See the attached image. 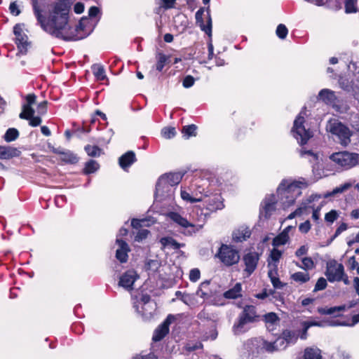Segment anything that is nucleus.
Wrapping results in <instances>:
<instances>
[{
  "label": "nucleus",
  "instance_id": "nucleus-41",
  "mask_svg": "<svg viewBox=\"0 0 359 359\" xmlns=\"http://www.w3.org/2000/svg\"><path fill=\"white\" fill-rule=\"evenodd\" d=\"M99 168V164L94 160H90L86 163L84 172L86 174L93 173Z\"/></svg>",
  "mask_w": 359,
  "mask_h": 359
},
{
  "label": "nucleus",
  "instance_id": "nucleus-58",
  "mask_svg": "<svg viewBox=\"0 0 359 359\" xmlns=\"http://www.w3.org/2000/svg\"><path fill=\"white\" fill-rule=\"evenodd\" d=\"M309 252V247L308 245H302L299 247L295 252V256L299 259H301L302 257H306L305 255H307Z\"/></svg>",
  "mask_w": 359,
  "mask_h": 359
},
{
  "label": "nucleus",
  "instance_id": "nucleus-47",
  "mask_svg": "<svg viewBox=\"0 0 359 359\" xmlns=\"http://www.w3.org/2000/svg\"><path fill=\"white\" fill-rule=\"evenodd\" d=\"M161 135L165 139H171L176 135V130L174 127H165L161 130Z\"/></svg>",
  "mask_w": 359,
  "mask_h": 359
},
{
  "label": "nucleus",
  "instance_id": "nucleus-29",
  "mask_svg": "<svg viewBox=\"0 0 359 359\" xmlns=\"http://www.w3.org/2000/svg\"><path fill=\"white\" fill-rule=\"evenodd\" d=\"M318 97L327 104H334L337 100L334 92L329 89L321 90L318 93Z\"/></svg>",
  "mask_w": 359,
  "mask_h": 359
},
{
  "label": "nucleus",
  "instance_id": "nucleus-23",
  "mask_svg": "<svg viewBox=\"0 0 359 359\" xmlns=\"http://www.w3.org/2000/svg\"><path fill=\"white\" fill-rule=\"evenodd\" d=\"M266 329L269 332H273L279 326L280 318L276 313L270 312L263 316Z\"/></svg>",
  "mask_w": 359,
  "mask_h": 359
},
{
  "label": "nucleus",
  "instance_id": "nucleus-51",
  "mask_svg": "<svg viewBox=\"0 0 359 359\" xmlns=\"http://www.w3.org/2000/svg\"><path fill=\"white\" fill-rule=\"evenodd\" d=\"M62 160L67 162L74 163L77 162L76 156L72 152L67 151L62 153Z\"/></svg>",
  "mask_w": 359,
  "mask_h": 359
},
{
  "label": "nucleus",
  "instance_id": "nucleus-16",
  "mask_svg": "<svg viewBox=\"0 0 359 359\" xmlns=\"http://www.w3.org/2000/svg\"><path fill=\"white\" fill-rule=\"evenodd\" d=\"M279 203L278 199L274 194L267 195L261 204L259 212L260 217L265 219L269 218L273 212L276 210V204Z\"/></svg>",
  "mask_w": 359,
  "mask_h": 359
},
{
  "label": "nucleus",
  "instance_id": "nucleus-31",
  "mask_svg": "<svg viewBox=\"0 0 359 359\" xmlns=\"http://www.w3.org/2000/svg\"><path fill=\"white\" fill-rule=\"evenodd\" d=\"M268 276L275 289H282L285 286L278 278V269H270L268 271Z\"/></svg>",
  "mask_w": 359,
  "mask_h": 359
},
{
  "label": "nucleus",
  "instance_id": "nucleus-14",
  "mask_svg": "<svg viewBox=\"0 0 359 359\" xmlns=\"http://www.w3.org/2000/svg\"><path fill=\"white\" fill-rule=\"evenodd\" d=\"M325 276L330 282L340 281L344 276V268L342 264L334 259L327 263Z\"/></svg>",
  "mask_w": 359,
  "mask_h": 359
},
{
  "label": "nucleus",
  "instance_id": "nucleus-37",
  "mask_svg": "<svg viewBox=\"0 0 359 359\" xmlns=\"http://www.w3.org/2000/svg\"><path fill=\"white\" fill-rule=\"evenodd\" d=\"M283 337L286 341L287 344L295 343L298 339V334L295 332L285 330L283 332Z\"/></svg>",
  "mask_w": 359,
  "mask_h": 359
},
{
  "label": "nucleus",
  "instance_id": "nucleus-32",
  "mask_svg": "<svg viewBox=\"0 0 359 359\" xmlns=\"http://www.w3.org/2000/svg\"><path fill=\"white\" fill-rule=\"evenodd\" d=\"M242 287L241 283H236L232 288L226 291L223 296L226 299H236L241 296Z\"/></svg>",
  "mask_w": 359,
  "mask_h": 359
},
{
  "label": "nucleus",
  "instance_id": "nucleus-60",
  "mask_svg": "<svg viewBox=\"0 0 359 359\" xmlns=\"http://www.w3.org/2000/svg\"><path fill=\"white\" fill-rule=\"evenodd\" d=\"M10 13L14 15L18 16L20 14L21 11L16 1L11 2L9 6Z\"/></svg>",
  "mask_w": 359,
  "mask_h": 359
},
{
  "label": "nucleus",
  "instance_id": "nucleus-34",
  "mask_svg": "<svg viewBox=\"0 0 359 359\" xmlns=\"http://www.w3.org/2000/svg\"><path fill=\"white\" fill-rule=\"evenodd\" d=\"M290 278L293 281L300 284L307 283L310 280V276L306 271L295 272L291 275Z\"/></svg>",
  "mask_w": 359,
  "mask_h": 359
},
{
  "label": "nucleus",
  "instance_id": "nucleus-4",
  "mask_svg": "<svg viewBox=\"0 0 359 359\" xmlns=\"http://www.w3.org/2000/svg\"><path fill=\"white\" fill-rule=\"evenodd\" d=\"M307 187V183L292 179L283 180L277 188V196L283 209L292 206L296 199L302 194L303 188Z\"/></svg>",
  "mask_w": 359,
  "mask_h": 359
},
{
  "label": "nucleus",
  "instance_id": "nucleus-13",
  "mask_svg": "<svg viewBox=\"0 0 359 359\" xmlns=\"http://www.w3.org/2000/svg\"><path fill=\"white\" fill-rule=\"evenodd\" d=\"M258 317L254 306H246L239 317L238 323L233 326L235 334L243 332L245 325L256 321Z\"/></svg>",
  "mask_w": 359,
  "mask_h": 359
},
{
  "label": "nucleus",
  "instance_id": "nucleus-11",
  "mask_svg": "<svg viewBox=\"0 0 359 359\" xmlns=\"http://www.w3.org/2000/svg\"><path fill=\"white\" fill-rule=\"evenodd\" d=\"M216 256L224 265L230 266L237 264L240 260L238 251L231 245L222 244Z\"/></svg>",
  "mask_w": 359,
  "mask_h": 359
},
{
  "label": "nucleus",
  "instance_id": "nucleus-57",
  "mask_svg": "<svg viewBox=\"0 0 359 359\" xmlns=\"http://www.w3.org/2000/svg\"><path fill=\"white\" fill-rule=\"evenodd\" d=\"M201 278V272L200 270L197 268L192 269L189 272V280L191 282H196Z\"/></svg>",
  "mask_w": 359,
  "mask_h": 359
},
{
  "label": "nucleus",
  "instance_id": "nucleus-2",
  "mask_svg": "<svg viewBox=\"0 0 359 359\" xmlns=\"http://www.w3.org/2000/svg\"><path fill=\"white\" fill-rule=\"evenodd\" d=\"M221 183L212 173L208 171L196 172L191 182L188 190L181 191V197L189 203L203 202V208L199 205L204 213L222 210L223 200L219 193Z\"/></svg>",
  "mask_w": 359,
  "mask_h": 359
},
{
  "label": "nucleus",
  "instance_id": "nucleus-24",
  "mask_svg": "<svg viewBox=\"0 0 359 359\" xmlns=\"http://www.w3.org/2000/svg\"><path fill=\"white\" fill-rule=\"evenodd\" d=\"M299 155L302 158L307 159L311 164L313 171L318 168L319 158L317 154L313 152L311 150H306L302 147L299 150Z\"/></svg>",
  "mask_w": 359,
  "mask_h": 359
},
{
  "label": "nucleus",
  "instance_id": "nucleus-35",
  "mask_svg": "<svg viewBox=\"0 0 359 359\" xmlns=\"http://www.w3.org/2000/svg\"><path fill=\"white\" fill-rule=\"evenodd\" d=\"M161 243L164 247H170L173 250H177L184 246V244L177 243L174 238L171 237L162 238L161 239Z\"/></svg>",
  "mask_w": 359,
  "mask_h": 359
},
{
  "label": "nucleus",
  "instance_id": "nucleus-27",
  "mask_svg": "<svg viewBox=\"0 0 359 359\" xmlns=\"http://www.w3.org/2000/svg\"><path fill=\"white\" fill-rule=\"evenodd\" d=\"M135 161V154L133 151H131L126 152L118 159L119 165L121 168L124 170H126Z\"/></svg>",
  "mask_w": 359,
  "mask_h": 359
},
{
  "label": "nucleus",
  "instance_id": "nucleus-55",
  "mask_svg": "<svg viewBox=\"0 0 359 359\" xmlns=\"http://www.w3.org/2000/svg\"><path fill=\"white\" fill-rule=\"evenodd\" d=\"M274 342H275V347L276 348L277 351L283 350L288 345V344H287L286 341L285 340V339L283 336L276 339V340Z\"/></svg>",
  "mask_w": 359,
  "mask_h": 359
},
{
  "label": "nucleus",
  "instance_id": "nucleus-26",
  "mask_svg": "<svg viewBox=\"0 0 359 359\" xmlns=\"http://www.w3.org/2000/svg\"><path fill=\"white\" fill-rule=\"evenodd\" d=\"M20 151L17 148L10 146H0V159L6 160L13 157H18Z\"/></svg>",
  "mask_w": 359,
  "mask_h": 359
},
{
  "label": "nucleus",
  "instance_id": "nucleus-52",
  "mask_svg": "<svg viewBox=\"0 0 359 359\" xmlns=\"http://www.w3.org/2000/svg\"><path fill=\"white\" fill-rule=\"evenodd\" d=\"M276 33L278 38L284 39L288 34V29L285 25L280 24L276 28Z\"/></svg>",
  "mask_w": 359,
  "mask_h": 359
},
{
  "label": "nucleus",
  "instance_id": "nucleus-7",
  "mask_svg": "<svg viewBox=\"0 0 359 359\" xmlns=\"http://www.w3.org/2000/svg\"><path fill=\"white\" fill-rule=\"evenodd\" d=\"M306 107H303L299 115L297 116L294 121V126L292 129V133L294 138L303 146L306 144L308 140L313 137V133L309 129H306L304 127Z\"/></svg>",
  "mask_w": 359,
  "mask_h": 359
},
{
  "label": "nucleus",
  "instance_id": "nucleus-43",
  "mask_svg": "<svg viewBox=\"0 0 359 359\" xmlns=\"http://www.w3.org/2000/svg\"><path fill=\"white\" fill-rule=\"evenodd\" d=\"M168 60V57L163 53H158L157 55V62L156 68L158 72H161L165 65Z\"/></svg>",
  "mask_w": 359,
  "mask_h": 359
},
{
  "label": "nucleus",
  "instance_id": "nucleus-42",
  "mask_svg": "<svg viewBox=\"0 0 359 359\" xmlns=\"http://www.w3.org/2000/svg\"><path fill=\"white\" fill-rule=\"evenodd\" d=\"M344 4L345 11L346 13H352L357 12V0H345Z\"/></svg>",
  "mask_w": 359,
  "mask_h": 359
},
{
  "label": "nucleus",
  "instance_id": "nucleus-62",
  "mask_svg": "<svg viewBox=\"0 0 359 359\" xmlns=\"http://www.w3.org/2000/svg\"><path fill=\"white\" fill-rule=\"evenodd\" d=\"M311 229V224L309 221H306L299 226V230L300 232L303 233H306L309 232V231Z\"/></svg>",
  "mask_w": 359,
  "mask_h": 359
},
{
  "label": "nucleus",
  "instance_id": "nucleus-8",
  "mask_svg": "<svg viewBox=\"0 0 359 359\" xmlns=\"http://www.w3.org/2000/svg\"><path fill=\"white\" fill-rule=\"evenodd\" d=\"M327 130L337 138L343 146H347L351 142L352 133L350 129L338 120H330L326 126Z\"/></svg>",
  "mask_w": 359,
  "mask_h": 359
},
{
  "label": "nucleus",
  "instance_id": "nucleus-28",
  "mask_svg": "<svg viewBox=\"0 0 359 359\" xmlns=\"http://www.w3.org/2000/svg\"><path fill=\"white\" fill-rule=\"evenodd\" d=\"M276 248L271 251L268 259V266L270 269H278V264L283 255V252Z\"/></svg>",
  "mask_w": 359,
  "mask_h": 359
},
{
  "label": "nucleus",
  "instance_id": "nucleus-10",
  "mask_svg": "<svg viewBox=\"0 0 359 359\" xmlns=\"http://www.w3.org/2000/svg\"><path fill=\"white\" fill-rule=\"evenodd\" d=\"M135 311L145 320H149L156 310V304L148 294H143L140 299L133 302Z\"/></svg>",
  "mask_w": 359,
  "mask_h": 359
},
{
  "label": "nucleus",
  "instance_id": "nucleus-45",
  "mask_svg": "<svg viewBox=\"0 0 359 359\" xmlns=\"http://www.w3.org/2000/svg\"><path fill=\"white\" fill-rule=\"evenodd\" d=\"M339 217V213L336 210H332L328 212L325 215V221L327 224H332L334 221H336Z\"/></svg>",
  "mask_w": 359,
  "mask_h": 359
},
{
  "label": "nucleus",
  "instance_id": "nucleus-38",
  "mask_svg": "<svg viewBox=\"0 0 359 359\" xmlns=\"http://www.w3.org/2000/svg\"><path fill=\"white\" fill-rule=\"evenodd\" d=\"M19 136L18 130L15 128H11L7 130L4 135V140L7 142H11L15 140Z\"/></svg>",
  "mask_w": 359,
  "mask_h": 359
},
{
  "label": "nucleus",
  "instance_id": "nucleus-30",
  "mask_svg": "<svg viewBox=\"0 0 359 359\" xmlns=\"http://www.w3.org/2000/svg\"><path fill=\"white\" fill-rule=\"evenodd\" d=\"M300 262H293L294 264L299 269L305 271L313 270L316 267V264L313 259L310 257H304L299 259Z\"/></svg>",
  "mask_w": 359,
  "mask_h": 359
},
{
  "label": "nucleus",
  "instance_id": "nucleus-40",
  "mask_svg": "<svg viewBox=\"0 0 359 359\" xmlns=\"http://www.w3.org/2000/svg\"><path fill=\"white\" fill-rule=\"evenodd\" d=\"M302 326L303 330L300 337L301 339H304L306 338L307 330L309 327L311 326H321V323L316 321H304L302 323Z\"/></svg>",
  "mask_w": 359,
  "mask_h": 359
},
{
  "label": "nucleus",
  "instance_id": "nucleus-18",
  "mask_svg": "<svg viewBox=\"0 0 359 359\" xmlns=\"http://www.w3.org/2000/svg\"><path fill=\"white\" fill-rule=\"evenodd\" d=\"M259 259V256L256 252H250L245 254L243 257L245 264L244 272L247 276H250L256 269Z\"/></svg>",
  "mask_w": 359,
  "mask_h": 359
},
{
  "label": "nucleus",
  "instance_id": "nucleus-36",
  "mask_svg": "<svg viewBox=\"0 0 359 359\" xmlns=\"http://www.w3.org/2000/svg\"><path fill=\"white\" fill-rule=\"evenodd\" d=\"M289 238V235L287 234L286 231L281 232L273 239L272 245L273 247L283 245L288 242Z\"/></svg>",
  "mask_w": 359,
  "mask_h": 359
},
{
  "label": "nucleus",
  "instance_id": "nucleus-22",
  "mask_svg": "<svg viewBox=\"0 0 359 359\" xmlns=\"http://www.w3.org/2000/svg\"><path fill=\"white\" fill-rule=\"evenodd\" d=\"M116 242L118 245L116 252V257L121 263H125L128 261V253L130 252V248L128 243L121 238H116Z\"/></svg>",
  "mask_w": 359,
  "mask_h": 359
},
{
  "label": "nucleus",
  "instance_id": "nucleus-25",
  "mask_svg": "<svg viewBox=\"0 0 359 359\" xmlns=\"http://www.w3.org/2000/svg\"><path fill=\"white\" fill-rule=\"evenodd\" d=\"M250 229L247 226H242L233 231L232 238L235 242H243L250 238Z\"/></svg>",
  "mask_w": 359,
  "mask_h": 359
},
{
  "label": "nucleus",
  "instance_id": "nucleus-39",
  "mask_svg": "<svg viewBox=\"0 0 359 359\" xmlns=\"http://www.w3.org/2000/svg\"><path fill=\"white\" fill-rule=\"evenodd\" d=\"M34 114V110L29 106V104H24L22 111L20 114L19 116L22 119H27L32 118Z\"/></svg>",
  "mask_w": 359,
  "mask_h": 359
},
{
  "label": "nucleus",
  "instance_id": "nucleus-9",
  "mask_svg": "<svg viewBox=\"0 0 359 359\" xmlns=\"http://www.w3.org/2000/svg\"><path fill=\"white\" fill-rule=\"evenodd\" d=\"M330 159L338 167L344 170L351 169L359 165V154L339 151L330 156Z\"/></svg>",
  "mask_w": 359,
  "mask_h": 359
},
{
  "label": "nucleus",
  "instance_id": "nucleus-48",
  "mask_svg": "<svg viewBox=\"0 0 359 359\" xmlns=\"http://www.w3.org/2000/svg\"><path fill=\"white\" fill-rule=\"evenodd\" d=\"M93 71L97 80L103 81L105 79L104 70L102 67L100 65H94L93 67Z\"/></svg>",
  "mask_w": 359,
  "mask_h": 359
},
{
  "label": "nucleus",
  "instance_id": "nucleus-21",
  "mask_svg": "<svg viewBox=\"0 0 359 359\" xmlns=\"http://www.w3.org/2000/svg\"><path fill=\"white\" fill-rule=\"evenodd\" d=\"M351 184L349 183H345L344 184L340 185L334 188L332 191H327L323 195L319 194H312L309 196L308 199V202L311 203L314 201H317L321 198H327L330 197H334L339 194H341L346 191L348 189L351 187Z\"/></svg>",
  "mask_w": 359,
  "mask_h": 359
},
{
  "label": "nucleus",
  "instance_id": "nucleus-19",
  "mask_svg": "<svg viewBox=\"0 0 359 359\" xmlns=\"http://www.w3.org/2000/svg\"><path fill=\"white\" fill-rule=\"evenodd\" d=\"M13 32L15 36V43L20 52L25 53L29 43L27 36L23 33L22 26L20 24L15 25L13 28Z\"/></svg>",
  "mask_w": 359,
  "mask_h": 359
},
{
  "label": "nucleus",
  "instance_id": "nucleus-64",
  "mask_svg": "<svg viewBox=\"0 0 359 359\" xmlns=\"http://www.w3.org/2000/svg\"><path fill=\"white\" fill-rule=\"evenodd\" d=\"M183 86L184 88H190L194 84V79L191 76H187L183 80Z\"/></svg>",
  "mask_w": 359,
  "mask_h": 359
},
{
  "label": "nucleus",
  "instance_id": "nucleus-49",
  "mask_svg": "<svg viewBox=\"0 0 359 359\" xmlns=\"http://www.w3.org/2000/svg\"><path fill=\"white\" fill-rule=\"evenodd\" d=\"M176 0H158L156 4L158 9H169L174 7Z\"/></svg>",
  "mask_w": 359,
  "mask_h": 359
},
{
  "label": "nucleus",
  "instance_id": "nucleus-54",
  "mask_svg": "<svg viewBox=\"0 0 359 359\" xmlns=\"http://www.w3.org/2000/svg\"><path fill=\"white\" fill-rule=\"evenodd\" d=\"M306 209V205H301L300 207L297 208L294 212L290 213L287 216V219H292L294 218L297 216H300V215H303L305 212Z\"/></svg>",
  "mask_w": 359,
  "mask_h": 359
},
{
  "label": "nucleus",
  "instance_id": "nucleus-56",
  "mask_svg": "<svg viewBox=\"0 0 359 359\" xmlns=\"http://www.w3.org/2000/svg\"><path fill=\"white\" fill-rule=\"evenodd\" d=\"M327 285V283L326 279L321 277V278H318V280H317L315 287H314V291L316 292V291L323 290L326 288Z\"/></svg>",
  "mask_w": 359,
  "mask_h": 359
},
{
  "label": "nucleus",
  "instance_id": "nucleus-15",
  "mask_svg": "<svg viewBox=\"0 0 359 359\" xmlns=\"http://www.w3.org/2000/svg\"><path fill=\"white\" fill-rule=\"evenodd\" d=\"M196 295L199 296L202 299H203L205 301H207L208 303L213 304V305H223V303L217 302L215 299V293L212 289V287L210 285V281L205 280L202 282L196 292Z\"/></svg>",
  "mask_w": 359,
  "mask_h": 359
},
{
  "label": "nucleus",
  "instance_id": "nucleus-12",
  "mask_svg": "<svg viewBox=\"0 0 359 359\" xmlns=\"http://www.w3.org/2000/svg\"><path fill=\"white\" fill-rule=\"evenodd\" d=\"M195 17L196 25L208 36V37H211L212 24L210 7L201 8L196 13Z\"/></svg>",
  "mask_w": 359,
  "mask_h": 359
},
{
  "label": "nucleus",
  "instance_id": "nucleus-20",
  "mask_svg": "<svg viewBox=\"0 0 359 359\" xmlns=\"http://www.w3.org/2000/svg\"><path fill=\"white\" fill-rule=\"evenodd\" d=\"M174 319V316L171 314L167 316L166 319L154 330L153 341H159L166 336L169 332V326Z\"/></svg>",
  "mask_w": 359,
  "mask_h": 359
},
{
  "label": "nucleus",
  "instance_id": "nucleus-44",
  "mask_svg": "<svg viewBox=\"0 0 359 359\" xmlns=\"http://www.w3.org/2000/svg\"><path fill=\"white\" fill-rule=\"evenodd\" d=\"M196 126L194 124L184 126L182 128V133L187 138H189L191 136H196Z\"/></svg>",
  "mask_w": 359,
  "mask_h": 359
},
{
  "label": "nucleus",
  "instance_id": "nucleus-1",
  "mask_svg": "<svg viewBox=\"0 0 359 359\" xmlns=\"http://www.w3.org/2000/svg\"><path fill=\"white\" fill-rule=\"evenodd\" d=\"M72 4V0H56L48 6L46 17L38 0H32L38 25L50 35L65 41L82 39L88 36L95 27L87 17L82 18L75 28L70 25L69 18Z\"/></svg>",
  "mask_w": 359,
  "mask_h": 359
},
{
  "label": "nucleus",
  "instance_id": "nucleus-17",
  "mask_svg": "<svg viewBox=\"0 0 359 359\" xmlns=\"http://www.w3.org/2000/svg\"><path fill=\"white\" fill-rule=\"evenodd\" d=\"M140 276L135 270H127L120 276L118 285L126 290L130 291L133 289L135 282L138 280Z\"/></svg>",
  "mask_w": 359,
  "mask_h": 359
},
{
  "label": "nucleus",
  "instance_id": "nucleus-5",
  "mask_svg": "<svg viewBox=\"0 0 359 359\" xmlns=\"http://www.w3.org/2000/svg\"><path fill=\"white\" fill-rule=\"evenodd\" d=\"M182 178V175L180 172L161 175L156 185V199L163 201L167 198H171L174 193L175 187L181 182Z\"/></svg>",
  "mask_w": 359,
  "mask_h": 359
},
{
  "label": "nucleus",
  "instance_id": "nucleus-61",
  "mask_svg": "<svg viewBox=\"0 0 359 359\" xmlns=\"http://www.w3.org/2000/svg\"><path fill=\"white\" fill-rule=\"evenodd\" d=\"M149 233V231L147 229H140L135 236V241L138 242L142 241L143 239H145L147 237Z\"/></svg>",
  "mask_w": 359,
  "mask_h": 359
},
{
  "label": "nucleus",
  "instance_id": "nucleus-33",
  "mask_svg": "<svg viewBox=\"0 0 359 359\" xmlns=\"http://www.w3.org/2000/svg\"><path fill=\"white\" fill-rule=\"evenodd\" d=\"M303 359H322L321 351L318 348H306L304 352Z\"/></svg>",
  "mask_w": 359,
  "mask_h": 359
},
{
  "label": "nucleus",
  "instance_id": "nucleus-63",
  "mask_svg": "<svg viewBox=\"0 0 359 359\" xmlns=\"http://www.w3.org/2000/svg\"><path fill=\"white\" fill-rule=\"evenodd\" d=\"M29 124L32 127H36L41 123V118L39 116H32V118H27Z\"/></svg>",
  "mask_w": 359,
  "mask_h": 359
},
{
  "label": "nucleus",
  "instance_id": "nucleus-6",
  "mask_svg": "<svg viewBox=\"0 0 359 359\" xmlns=\"http://www.w3.org/2000/svg\"><path fill=\"white\" fill-rule=\"evenodd\" d=\"M245 351L242 354V359H259V355L264 351L269 353L276 351L275 342H268L262 338L248 340L244 345Z\"/></svg>",
  "mask_w": 359,
  "mask_h": 359
},
{
  "label": "nucleus",
  "instance_id": "nucleus-46",
  "mask_svg": "<svg viewBox=\"0 0 359 359\" xmlns=\"http://www.w3.org/2000/svg\"><path fill=\"white\" fill-rule=\"evenodd\" d=\"M181 301L189 306H194L196 304L195 295L194 294L186 293L182 297Z\"/></svg>",
  "mask_w": 359,
  "mask_h": 359
},
{
  "label": "nucleus",
  "instance_id": "nucleus-53",
  "mask_svg": "<svg viewBox=\"0 0 359 359\" xmlns=\"http://www.w3.org/2000/svg\"><path fill=\"white\" fill-rule=\"evenodd\" d=\"M344 309V307L341 306H334L329 309H318L319 313L321 314H327V315H332L334 314L337 311H341Z\"/></svg>",
  "mask_w": 359,
  "mask_h": 359
},
{
  "label": "nucleus",
  "instance_id": "nucleus-3",
  "mask_svg": "<svg viewBox=\"0 0 359 359\" xmlns=\"http://www.w3.org/2000/svg\"><path fill=\"white\" fill-rule=\"evenodd\" d=\"M207 215L199 205H195L190 213V221L175 211L168 212L167 216L182 229V233L186 236H191L203 228Z\"/></svg>",
  "mask_w": 359,
  "mask_h": 359
},
{
  "label": "nucleus",
  "instance_id": "nucleus-50",
  "mask_svg": "<svg viewBox=\"0 0 359 359\" xmlns=\"http://www.w3.org/2000/svg\"><path fill=\"white\" fill-rule=\"evenodd\" d=\"M85 150L90 156H99L101 154V149L97 146L87 145Z\"/></svg>",
  "mask_w": 359,
  "mask_h": 359
},
{
  "label": "nucleus",
  "instance_id": "nucleus-59",
  "mask_svg": "<svg viewBox=\"0 0 359 359\" xmlns=\"http://www.w3.org/2000/svg\"><path fill=\"white\" fill-rule=\"evenodd\" d=\"M347 229V224L346 223L341 224L338 228L336 229V231L334 236L331 238L330 242L327 245H329L335 238L339 236L342 232Z\"/></svg>",
  "mask_w": 359,
  "mask_h": 359
}]
</instances>
